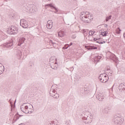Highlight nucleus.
I'll return each instance as SVG.
<instances>
[{
	"mask_svg": "<svg viewBox=\"0 0 125 125\" xmlns=\"http://www.w3.org/2000/svg\"><path fill=\"white\" fill-rule=\"evenodd\" d=\"M80 15L81 19L84 23H90L92 19H93V17L91 16V15L87 12L85 13L83 12L81 13Z\"/></svg>",
	"mask_w": 125,
	"mask_h": 125,
	"instance_id": "nucleus-1",
	"label": "nucleus"
},
{
	"mask_svg": "<svg viewBox=\"0 0 125 125\" xmlns=\"http://www.w3.org/2000/svg\"><path fill=\"white\" fill-rule=\"evenodd\" d=\"M93 116L91 115L89 112L86 113L83 118V121L85 124H90L92 122Z\"/></svg>",
	"mask_w": 125,
	"mask_h": 125,
	"instance_id": "nucleus-2",
	"label": "nucleus"
},
{
	"mask_svg": "<svg viewBox=\"0 0 125 125\" xmlns=\"http://www.w3.org/2000/svg\"><path fill=\"white\" fill-rule=\"evenodd\" d=\"M27 104H23L21 106V110L23 112V113H25V114H31L33 113V111H29V109H28V105H26Z\"/></svg>",
	"mask_w": 125,
	"mask_h": 125,
	"instance_id": "nucleus-3",
	"label": "nucleus"
},
{
	"mask_svg": "<svg viewBox=\"0 0 125 125\" xmlns=\"http://www.w3.org/2000/svg\"><path fill=\"white\" fill-rule=\"evenodd\" d=\"M99 79L101 83H107L109 80V77L106 74H101L99 77Z\"/></svg>",
	"mask_w": 125,
	"mask_h": 125,
	"instance_id": "nucleus-4",
	"label": "nucleus"
},
{
	"mask_svg": "<svg viewBox=\"0 0 125 125\" xmlns=\"http://www.w3.org/2000/svg\"><path fill=\"white\" fill-rule=\"evenodd\" d=\"M8 32L11 35H17L18 33V27L12 25L9 27Z\"/></svg>",
	"mask_w": 125,
	"mask_h": 125,
	"instance_id": "nucleus-5",
	"label": "nucleus"
},
{
	"mask_svg": "<svg viewBox=\"0 0 125 125\" xmlns=\"http://www.w3.org/2000/svg\"><path fill=\"white\" fill-rule=\"evenodd\" d=\"M3 47H7V48H13V40H10L8 42L5 43L2 45Z\"/></svg>",
	"mask_w": 125,
	"mask_h": 125,
	"instance_id": "nucleus-6",
	"label": "nucleus"
},
{
	"mask_svg": "<svg viewBox=\"0 0 125 125\" xmlns=\"http://www.w3.org/2000/svg\"><path fill=\"white\" fill-rule=\"evenodd\" d=\"M123 118L121 117H119L117 115H115L114 118V121L115 124L117 125H122L123 124Z\"/></svg>",
	"mask_w": 125,
	"mask_h": 125,
	"instance_id": "nucleus-7",
	"label": "nucleus"
},
{
	"mask_svg": "<svg viewBox=\"0 0 125 125\" xmlns=\"http://www.w3.org/2000/svg\"><path fill=\"white\" fill-rule=\"evenodd\" d=\"M50 95L52 96L54 98L57 99L59 98V94H57L56 90L54 89H51L50 90Z\"/></svg>",
	"mask_w": 125,
	"mask_h": 125,
	"instance_id": "nucleus-8",
	"label": "nucleus"
},
{
	"mask_svg": "<svg viewBox=\"0 0 125 125\" xmlns=\"http://www.w3.org/2000/svg\"><path fill=\"white\" fill-rule=\"evenodd\" d=\"M20 25L22 28L26 29L28 28V24L26 22V20L24 19H22L21 20Z\"/></svg>",
	"mask_w": 125,
	"mask_h": 125,
	"instance_id": "nucleus-9",
	"label": "nucleus"
},
{
	"mask_svg": "<svg viewBox=\"0 0 125 125\" xmlns=\"http://www.w3.org/2000/svg\"><path fill=\"white\" fill-rule=\"evenodd\" d=\"M118 89L120 92H123V91L125 90V83H121L118 87Z\"/></svg>",
	"mask_w": 125,
	"mask_h": 125,
	"instance_id": "nucleus-10",
	"label": "nucleus"
},
{
	"mask_svg": "<svg viewBox=\"0 0 125 125\" xmlns=\"http://www.w3.org/2000/svg\"><path fill=\"white\" fill-rule=\"evenodd\" d=\"M46 6H49L50 7H51L52 9H55V11L54 12V13H57L58 12V8L55 7V6H53L52 4H47L45 5V7H46Z\"/></svg>",
	"mask_w": 125,
	"mask_h": 125,
	"instance_id": "nucleus-11",
	"label": "nucleus"
},
{
	"mask_svg": "<svg viewBox=\"0 0 125 125\" xmlns=\"http://www.w3.org/2000/svg\"><path fill=\"white\" fill-rule=\"evenodd\" d=\"M97 99H98L99 101H103L104 100V99L105 98V97L104 95L101 93H99L96 97Z\"/></svg>",
	"mask_w": 125,
	"mask_h": 125,
	"instance_id": "nucleus-12",
	"label": "nucleus"
},
{
	"mask_svg": "<svg viewBox=\"0 0 125 125\" xmlns=\"http://www.w3.org/2000/svg\"><path fill=\"white\" fill-rule=\"evenodd\" d=\"M50 66L52 69H53L54 70H57V68H58V65H57V62L55 63H50Z\"/></svg>",
	"mask_w": 125,
	"mask_h": 125,
	"instance_id": "nucleus-13",
	"label": "nucleus"
},
{
	"mask_svg": "<svg viewBox=\"0 0 125 125\" xmlns=\"http://www.w3.org/2000/svg\"><path fill=\"white\" fill-rule=\"evenodd\" d=\"M53 23V22H52L51 21H47V24H46V26H47V29H51V28H52Z\"/></svg>",
	"mask_w": 125,
	"mask_h": 125,
	"instance_id": "nucleus-14",
	"label": "nucleus"
},
{
	"mask_svg": "<svg viewBox=\"0 0 125 125\" xmlns=\"http://www.w3.org/2000/svg\"><path fill=\"white\" fill-rule=\"evenodd\" d=\"M25 40H26V39H25V38L21 37L19 39V42L18 43V45H19L20 46V45H21L22 44V43H24V42H25Z\"/></svg>",
	"mask_w": 125,
	"mask_h": 125,
	"instance_id": "nucleus-15",
	"label": "nucleus"
},
{
	"mask_svg": "<svg viewBox=\"0 0 125 125\" xmlns=\"http://www.w3.org/2000/svg\"><path fill=\"white\" fill-rule=\"evenodd\" d=\"M101 58H102V57L100 56H97L95 57L93 59L94 62L97 63L99 61H100V59H101Z\"/></svg>",
	"mask_w": 125,
	"mask_h": 125,
	"instance_id": "nucleus-16",
	"label": "nucleus"
},
{
	"mask_svg": "<svg viewBox=\"0 0 125 125\" xmlns=\"http://www.w3.org/2000/svg\"><path fill=\"white\" fill-rule=\"evenodd\" d=\"M110 59L111 60H113V61L114 62H115V63H117L118 62V58H117V57L116 56V55H112L111 57H110Z\"/></svg>",
	"mask_w": 125,
	"mask_h": 125,
	"instance_id": "nucleus-17",
	"label": "nucleus"
},
{
	"mask_svg": "<svg viewBox=\"0 0 125 125\" xmlns=\"http://www.w3.org/2000/svg\"><path fill=\"white\" fill-rule=\"evenodd\" d=\"M65 35V32L63 31H60L58 32V37L60 38L63 37Z\"/></svg>",
	"mask_w": 125,
	"mask_h": 125,
	"instance_id": "nucleus-18",
	"label": "nucleus"
},
{
	"mask_svg": "<svg viewBox=\"0 0 125 125\" xmlns=\"http://www.w3.org/2000/svg\"><path fill=\"white\" fill-rule=\"evenodd\" d=\"M85 48L88 50L90 49H97V47H95L94 46H85Z\"/></svg>",
	"mask_w": 125,
	"mask_h": 125,
	"instance_id": "nucleus-19",
	"label": "nucleus"
},
{
	"mask_svg": "<svg viewBox=\"0 0 125 125\" xmlns=\"http://www.w3.org/2000/svg\"><path fill=\"white\" fill-rule=\"evenodd\" d=\"M112 18V15H110L109 16H107L106 17L105 21L106 22H108L109 20H110Z\"/></svg>",
	"mask_w": 125,
	"mask_h": 125,
	"instance_id": "nucleus-20",
	"label": "nucleus"
},
{
	"mask_svg": "<svg viewBox=\"0 0 125 125\" xmlns=\"http://www.w3.org/2000/svg\"><path fill=\"white\" fill-rule=\"evenodd\" d=\"M88 32V30H85V29L83 30V34H84V35H85V36L87 35Z\"/></svg>",
	"mask_w": 125,
	"mask_h": 125,
	"instance_id": "nucleus-21",
	"label": "nucleus"
},
{
	"mask_svg": "<svg viewBox=\"0 0 125 125\" xmlns=\"http://www.w3.org/2000/svg\"><path fill=\"white\" fill-rule=\"evenodd\" d=\"M101 33L102 34V36H103V37H106V36H107V34H108V32L107 31H104Z\"/></svg>",
	"mask_w": 125,
	"mask_h": 125,
	"instance_id": "nucleus-22",
	"label": "nucleus"
},
{
	"mask_svg": "<svg viewBox=\"0 0 125 125\" xmlns=\"http://www.w3.org/2000/svg\"><path fill=\"white\" fill-rule=\"evenodd\" d=\"M69 46H70V45L68 44H66L62 47V49H67Z\"/></svg>",
	"mask_w": 125,
	"mask_h": 125,
	"instance_id": "nucleus-23",
	"label": "nucleus"
},
{
	"mask_svg": "<svg viewBox=\"0 0 125 125\" xmlns=\"http://www.w3.org/2000/svg\"><path fill=\"white\" fill-rule=\"evenodd\" d=\"M89 36H93V35H94V33H93V31L90 30L89 32Z\"/></svg>",
	"mask_w": 125,
	"mask_h": 125,
	"instance_id": "nucleus-24",
	"label": "nucleus"
},
{
	"mask_svg": "<svg viewBox=\"0 0 125 125\" xmlns=\"http://www.w3.org/2000/svg\"><path fill=\"white\" fill-rule=\"evenodd\" d=\"M48 125H55V124H54V121H51L49 122Z\"/></svg>",
	"mask_w": 125,
	"mask_h": 125,
	"instance_id": "nucleus-25",
	"label": "nucleus"
},
{
	"mask_svg": "<svg viewBox=\"0 0 125 125\" xmlns=\"http://www.w3.org/2000/svg\"><path fill=\"white\" fill-rule=\"evenodd\" d=\"M3 69H0V75H1V74H2L3 72H4V66L2 67Z\"/></svg>",
	"mask_w": 125,
	"mask_h": 125,
	"instance_id": "nucleus-26",
	"label": "nucleus"
},
{
	"mask_svg": "<svg viewBox=\"0 0 125 125\" xmlns=\"http://www.w3.org/2000/svg\"><path fill=\"white\" fill-rule=\"evenodd\" d=\"M121 30L120 28H118L117 30V34H120L121 33Z\"/></svg>",
	"mask_w": 125,
	"mask_h": 125,
	"instance_id": "nucleus-27",
	"label": "nucleus"
},
{
	"mask_svg": "<svg viewBox=\"0 0 125 125\" xmlns=\"http://www.w3.org/2000/svg\"><path fill=\"white\" fill-rule=\"evenodd\" d=\"M100 44H102V43H105V41H99Z\"/></svg>",
	"mask_w": 125,
	"mask_h": 125,
	"instance_id": "nucleus-28",
	"label": "nucleus"
},
{
	"mask_svg": "<svg viewBox=\"0 0 125 125\" xmlns=\"http://www.w3.org/2000/svg\"><path fill=\"white\" fill-rule=\"evenodd\" d=\"M76 38H77V36H76V35H73L72 36V39H76Z\"/></svg>",
	"mask_w": 125,
	"mask_h": 125,
	"instance_id": "nucleus-29",
	"label": "nucleus"
},
{
	"mask_svg": "<svg viewBox=\"0 0 125 125\" xmlns=\"http://www.w3.org/2000/svg\"><path fill=\"white\" fill-rule=\"evenodd\" d=\"M100 40V38L97 39V38H94L93 41H99Z\"/></svg>",
	"mask_w": 125,
	"mask_h": 125,
	"instance_id": "nucleus-30",
	"label": "nucleus"
},
{
	"mask_svg": "<svg viewBox=\"0 0 125 125\" xmlns=\"http://www.w3.org/2000/svg\"><path fill=\"white\" fill-rule=\"evenodd\" d=\"M15 118H17L16 120L17 121V120L19 119V117L18 116H15Z\"/></svg>",
	"mask_w": 125,
	"mask_h": 125,
	"instance_id": "nucleus-31",
	"label": "nucleus"
},
{
	"mask_svg": "<svg viewBox=\"0 0 125 125\" xmlns=\"http://www.w3.org/2000/svg\"><path fill=\"white\" fill-rule=\"evenodd\" d=\"M19 52H20V54H19V56H22V53L21 52V51H19Z\"/></svg>",
	"mask_w": 125,
	"mask_h": 125,
	"instance_id": "nucleus-32",
	"label": "nucleus"
},
{
	"mask_svg": "<svg viewBox=\"0 0 125 125\" xmlns=\"http://www.w3.org/2000/svg\"><path fill=\"white\" fill-rule=\"evenodd\" d=\"M2 69V64H0V70H1Z\"/></svg>",
	"mask_w": 125,
	"mask_h": 125,
	"instance_id": "nucleus-33",
	"label": "nucleus"
},
{
	"mask_svg": "<svg viewBox=\"0 0 125 125\" xmlns=\"http://www.w3.org/2000/svg\"><path fill=\"white\" fill-rule=\"evenodd\" d=\"M53 41L52 40H49V43H52Z\"/></svg>",
	"mask_w": 125,
	"mask_h": 125,
	"instance_id": "nucleus-34",
	"label": "nucleus"
},
{
	"mask_svg": "<svg viewBox=\"0 0 125 125\" xmlns=\"http://www.w3.org/2000/svg\"><path fill=\"white\" fill-rule=\"evenodd\" d=\"M104 27H105L106 28H108V24H105Z\"/></svg>",
	"mask_w": 125,
	"mask_h": 125,
	"instance_id": "nucleus-35",
	"label": "nucleus"
},
{
	"mask_svg": "<svg viewBox=\"0 0 125 125\" xmlns=\"http://www.w3.org/2000/svg\"><path fill=\"white\" fill-rule=\"evenodd\" d=\"M51 44H52V45L53 46L54 45V44H55V43L53 42Z\"/></svg>",
	"mask_w": 125,
	"mask_h": 125,
	"instance_id": "nucleus-36",
	"label": "nucleus"
},
{
	"mask_svg": "<svg viewBox=\"0 0 125 125\" xmlns=\"http://www.w3.org/2000/svg\"><path fill=\"white\" fill-rule=\"evenodd\" d=\"M73 45V43L72 42H70V45H69V46H71V45Z\"/></svg>",
	"mask_w": 125,
	"mask_h": 125,
	"instance_id": "nucleus-37",
	"label": "nucleus"
},
{
	"mask_svg": "<svg viewBox=\"0 0 125 125\" xmlns=\"http://www.w3.org/2000/svg\"><path fill=\"white\" fill-rule=\"evenodd\" d=\"M28 110H29V111H31L32 110V112H33V111H34L33 109H29Z\"/></svg>",
	"mask_w": 125,
	"mask_h": 125,
	"instance_id": "nucleus-38",
	"label": "nucleus"
},
{
	"mask_svg": "<svg viewBox=\"0 0 125 125\" xmlns=\"http://www.w3.org/2000/svg\"><path fill=\"white\" fill-rule=\"evenodd\" d=\"M96 42H97L98 43H99V41H97Z\"/></svg>",
	"mask_w": 125,
	"mask_h": 125,
	"instance_id": "nucleus-39",
	"label": "nucleus"
},
{
	"mask_svg": "<svg viewBox=\"0 0 125 125\" xmlns=\"http://www.w3.org/2000/svg\"><path fill=\"white\" fill-rule=\"evenodd\" d=\"M52 59V58L50 59V61H51Z\"/></svg>",
	"mask_w": 125,
	"mask_h": 125,
	"instance_id": "nucleus-40",
	"label": "nucleus"
},
{
	"mask_svg": "<svg viewBox=\"0 0 125 125\" xmlns=\"http://www.w3.org/2000/svg\"><path fill=\"white\" fill-rule=\"evenodd\" d=\"M95 32V31H94V32H93V33H94H94Z\"/></svg>",
	"mask_w": 125,
	"mask_h": 125,
	"instance_id": "nucleus-41",
	"label": "nucleus"
},
{
	"mask_svg": "<svg viewBox=\"0 0 125 125\" xmlns=\"http://www.w3.org/2000/svg\"><path fill=\"white\" fill-rule=\"evenodd\" d=\"M15 102H16V100L15 102Z\"/></svg>",
	"mask_w": 125,
	"mask_h": 125,
	"instance_id": "nucleus-42",
	"label": "nucleus"
},
{
	"mask_svg": "<svg viewBox=\"0 0 125 125\" xmlns=\"http://www.w3.org/2000/svg\"><path fill=\"white\" fill-rule=\"evenodd\" d=\"M48 0V1H50V0Z\"/></svg>",
	"mask_w": 125,
	"mask_h": 125,
	"instance_id": "nucleus-43",
	"label": "nucleus"
},
{
	"mask_svg": "<svg viewBox=\"0 0 125 125\" xmlns=\"http://www.w3.org/2000/svg\"><path fill=\"white\" fill-rule=\"evenodd\" d=\"M17 115H18V113H17Z\"/></svg>",
	"mask_w": 125,
	"mask_h": 125,
	"instance_id": "nucleus-44",
	"label": "nucleus"
}]
</instances>
